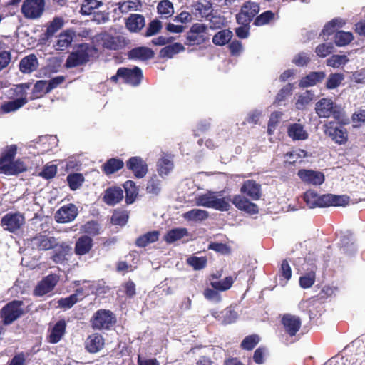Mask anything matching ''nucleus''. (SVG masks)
<instances>
[{
  "label": "nucleus",
  "mask_w": 365,
  "mask_h": 365,
  "mask_svg": "<svg viewBox=\"0 0 365 365\" xmlns=\"http://www.w3.org/2000/svg\"><path fill=\"white\" fill-rule=\"evenodd\" d=\"M240 192L244 196L237 195L234 196L232 202L239 210H243L249 214L258 212V207L256 204L251 202L245 196L252 200H257L261 197V185L253 180L245 181L240 188Z\"/></svg>",
  "instance_id": "nucleus-1"
},
{
  "label": "nucleus",
  "mask_w": 365,
  "mask_h": 365,
  "mask_svg": "<svg viewBox=\"0 0 365 365\" xmlns=\"http://www.w3.org/2000/svg\"><path fill=\"white\" fill-rule=\"evenodd\" d=\"M196 204L199 206L212 208L220 211H227L230 207V200L223 197L221 192H208L199 195L196 198Z\"/></svg>",
  "instance_id": "nucleus-2"
},
{
  "label": "nucleus",
  "mask_w": 365,
  "mask_h": 365,
  "mask_svg": "<svg viewBox=\"0 0 365 365\" xmlns=\"http://www.w3.org/2000/svg\"><path fill=\"white\" fill-rule=\"evenodd\" d=\"M341 111V108L329 98H322L315 104V112L321 118L333 117L339 120L342 115Z\"/></svg>",
  "instance_id": "nucleus-3"
},
{
  "label": "nucleus",
  "mask_w": 365,
  "mask_h": 365,
  "mask_svg": "<svg viewBox=\"0 0 365 365\" xmlns=\"http://www.w3.org/2000/svg\"><path fill=\"white\" fill-rule=\"evenodd\" d=\"M23 305L22 301L14 300L3 307L0 311L3 324L9 325L20 318L24 314Z\"/></svg>",
  "instance_id": "nucleus-4"
},
{
  "label": "nucleus",
  "mask_w": 365,
  "mask_h": 365,
  "mask_svg": "<svg viewBox=\"0 0 365 365\" xmlns=\"http://www.w3.org/2000/svg\"><path fill=\"white\" fill-rule=\"evenodd\" d=\"M91 47L87 43L79 44L76 50L68 56L66 68H74L86 64L90 61Z\"/></svg>",
  "instance_id": "nucleus-5"
},
{
  "label": "nucleus",
  "mask_w": 365,
  "mask_h": 365,
  "mask_svg": "<svg viewBox=\"0 0 365 365\" xmlns=\"http://www.w3.org/2000/svg\"><path fill=\"white\" fill-rule=\"evenodd\" d=\"M259 11V4L256 1H245L241 7L240 12L237 14V21L240 25L248 26L253 18Z\"/></svg>",
  "instance_id": "nucleus-6"
},
{
  "label": "nucleus",
  "mask_w": 365,
  "mask_h": 365,
  "mask_svg": "<svg viewBox=\"0 0 365 365\" xmlns=\"http://www.w3.org/2000/svg\"><path fill=\"white\" fill-rule=\"evenodd\" d=\"M115 322V318L110 310L99 309L91 319L92 327L95 329H108Z\"/></svg>",
  "instance_id": "nucleus-7"
},
{
  "label": "nucleus",
  "mask_w": 365,
  "mask_h": 365,
  "mask_svg": "<svg viewBox=\"0 0 365 365\" xmlns=\"http://www.w3.org/2000/svg\"><path fill=\"white\" fill-rule=\"evenodd\" d=\"M24 224L25 217L19 212L7 213L1 220V225L4 229L12 233L19 231Z\"/></svg>",
  "instance_id": "nucleus-8"
},
{
  "label": "nucleus",
  "mask_w": 365,
  "mask_h": 365,
  "mask_svg": "<svg viewBox=\"0 0 365 365\" xmlns=\"http://www.w3.org/2000/svg\"><path fill=\"white\" fill-rule=\"evenodd\" d=\"M44 0H25L21 6V12L28 19H37L44 11Z\"/></svg>",
  "instance_id": "nucleus-9"
},
{
  "label": "nucleus",
  "mask_w": 365,
  "mask_h": 365,
  "mask_svg": "<svg viewBox=\"0 0 365 365\" xmlns=\"http://www.w3.org/2000/svg\"><path fill=\"white\" fill-rule=\"evenodd\" d=\"M30 86L31 83H29L19 85L17 89L21 93V97L2 104L1 110L6 113L14 112L25 105L28 102V100L26 97L24 96H25L26 91L30 88Z\"/></svg>",
  "instance_id": "nucleus-10"
},
{
  "label": "nucleus",
  "mask_w": 365,
  "mask_h": 365,
  "mask_svg": "<svg viewBox=\"0 0 365 365\" xmlns=\"http://www.w3.org/2000/svg\"><path fill=\"white\" fill-rule=\"evenodd\" d=\"M31 242L33 248L43 251L54 249L58 245L54 237L41 234L31 238Z\"/></svg>",
  "instance_id": "nucleus-11"
},
{
  "label": "nucleus",
  "mask_w": 365,
  "mask_h": 365,
  "mask_svg": "<svg viewBox=\"0 0 365 365\" xmlns=\"http://www.w3.org/2000/svg\"><path fill=\"white\" fill-rule=\"evenodd\" d=\"M118 75L122 76L124 82L134 86H138L143 78L142 70L137 66L132 68H120Z\"/></svg>",
  "instance_id": "nucleus-12"
},
{
  "label": "nucleus",
  "mask_w": 365,
  "mask_h": 365,
  "mask_svg": "<svg viewBox=\"0 0 365 365\" xmlns=\"http://www.w3.org/2000/svg\"><path fill=\"white\" fill-rule=\"evenodd\" d=\"M59 280L56 274H49L44 277L36 287L34 294L36 296H43L53 289Z\"/></svg>",
  "instance_id": "nucleus-13"
},
{
  "label": "nucleus",
  "mask_w": 365,
  "mask_h": 365,
  "mask_svg": "<svg viewBox=\"0 0 365 365\" xmlns=\"http://www.w3.org/2000/svg\"><path fill=\"white\" fill-rule=\"evenodd\" d=\"M78 208L73 204H68L61 207L56 213L55 218L58 222H70L76 217Z\"/></svg>",
  "instance_id": "nucleus-14"
},
{
  "label": "nucleus",
  "mask_w": 365,
  "mask_h": 365,
  "mask_svg": "<svg viewBox=\"0 0 365 365\" xmlns=\"http://www.w3.org/2000/svg\"><path fill=\"white\" fill-rule=\"evenodd\" d=\"M304 269L307 273L299 278V284L304 289L311 287L315 282V272L317 266L315 263L307 259L304 264Z\"/></svg>",
  "instance_id": "nucleus-15"
},
{
  "label": "nucleus",
  "mask_w": 365,
  "mask_h": 365,
  "mask_svg": "<svg viewBox=\"0 0 365 365\" xmlns=\"http://www.w3.org/2000/svg\"><path fill=\"white\" fill-rule=\"evenodd\" d=\"M282 322L285 331L291 336H295L302 324L299 317L289 314H286L283 316Z\"/></svg>",
  "instance_id": "nucleus-16"
},
{
  "label": "nucleus",
  "mask_w": 365,
  "mask_h": 365,
  "mask_svg": "<svg viewBox=\"0 0 365 365\" xmlns=\"http://www.w3.org/2000/svg\"><path fill=\"white\" fill-rule=\"evenodd\" d=\"M214 11L212 5L210 2L195 1L192 4L191 12L196 18H205L207 19Z\"/></svg>",
  "instance_id": "nucleus-17"
},
{
  "label": "nucleus",
  "mask_w": 365,
  "mask_h": 365,
  "mask_svg": "<svg viewBox=\"0 0 365 365\" xmlns=\"http://www.w3.org/2000/svg\"><path fill=\"white\" fill-rule=\"evenodd\" d=\"M298 175L304 182L315 185H321L324 181V174L319 171L299 170Z\"/></svg>",
  "instance_id": "nucleus-18"
},
{
  "label": "nucleus",
  "mask_w": 365,
  "mask_h": 365,
  "mask_svg": "<svg viewBox=\"0 0 365 365\" xmlns=\"http://www.w3.org/2000/svg\"><path fill=\"white\" fill-rule=\"evenodd\" d=\"M325 133L339 144H344L347 140L346 130L341 125L334 126L330 123L327 126Z\"/></svg>",
  "instance_id": "nucleus-19"
},
{
  "label": "nucleus",
  "mask_w": 365,
  "mask_h": 365,
  "mask_svg": "<svg viewBox=\"0 0 365 365\" xmlns=\"http://www.w3.org/2000/svg\"><path fill=\"white\" fill-rule=\"evenodd\" d=\"M123 198V190L120 187H111L107 188L104 192L103 201L108 205H115L120 202Z\"/></svg>",
  "instance_id": "nucleus-20"
},
{
  "label": "nucleus",
  "mask_w": 365,
  "mask_h": 365,
  "mask_svg": "<svg viewBox=\"0 0 365 365\" xmlns=\"http://www.w3.org/2000/svg\"><path fill=\"white\" fill-rule=\"evenodd\" d=\"M26 170L23 161H0V173L5 175H16Z\"/></svg>",
  "instance_id": "nucleus-21"
},
{
  "label": "nucleus",
  "mask_w": 365,
  "mask_h": 365,
  "mask_svg": "<svg viewBox=\"0 0 365 365\" xmlns=\"http://www.w3.org/2000/svg\"><path fill=\"white\" fill-rule=\"evenodd\" d=\"M288 136L293 140H305L309 138L308 132L304 126L299 123H291L287 127Z\"/></svg>",
  "instance_id": "nucleus-22"
},
{
  "label": "nucleus",
  "mask_w": 365,
  "mask_h": 365,
  "mask_svg": "<svg viewBox=\"0 0 365 365\" xmlns=\"http://www.w3.org/2000/svg\"><path fill=\"white\" fill-rule=\"evenodd\" d=\"M154 52L151 48L144 46L135 47L131 49L128 53V57L132 60L147 61L153 58Z\"/></svg>",
  "instance_id": "nucleus-23"
},
{
  "label": "nucleus",
  "mask_w": 365,
  "mask_h": 365,
  "mask_svg": "<svg viewBox=\"0 0 365 365\" xmlns=\"http://www.w3.org/2000/svg\"><path fill=\"white\" fill-rule=\"evenodd\" d=\"M145 25V18L141 14H131L126 19L125 26L131 32L140 31Z\"/></svg>",
  "instance_id": "nucleus-24"
},
{
  "label": "nucleus",
  "mask_w": 365,
  "mask_h": 365,
  "mask_svg": "<svg viewBox=\"0 0 365 365\" xmlns=\"http://www.w3.org/2000/svg\"><path fill=\"white\" fill-rule=\"evenodd\" d=\"M325 77L326 74L324 71L311 72L300 80L299 86L301 88L311 87L320 83Z\"/></svg>",
  "instance_id": "nucleus-25"
},
{
  "label": "nucleus",
  "mask_w": 365,
  "mask_h": 365,
  "mask_svg": "<svg viewBox=\"0 0 365 365\" xmlns=\"http://www.w3.org/2000/svg\"><path fill=\"white\" fill-rule=\"evenodd\" d=\"M84 296L83 289L82 288L77 289L76 292L69 297L61 298L58 301V307L64 309H70L79 300L82 299Z\"/></svg>",
  "instance_id": "nucleus-26"
},
{
  "label": "nucleus",
  "mask_w": 365,
  "mask_h": 365,
  "mask_svg": "<svg viewBox=\"0 0 365 365\" xmlns=\"http://www.w3.org/2000/svg\"><path fill=\"white\" fill-rule=\"evenodd\" d=\"M38 61L34 54L23 58L19 63V69L22 73H30L38 68Z\"/></svg>",
  "instance_id": "nucleus-27"
},
{
  "label": "nucleus",
  "mask_w": 365,
  "mask_h": 365,
  "mask_svg": "<svg viewBox=\"0 0 365 365\" xmlns=\"http://www.w3.org/2000/svg\"><path fill=\"white\" fill-rule=\"evenodd\" d=\"M104 346V339L101 335L93 334L90 335L86 341V348L91 353L99 351Z\"/></svg>",
  "instance_id": "nucleus-28"
},
{
  "label": "nucleus",
  "mask_w": 365,
  "mask_h": 365,
  "mask_svg": "<svg viewBox=\"0 0 365 365\" xmlns=\"http://www.w3.org/2000/svg\"><path fill=\"white\" fill-rule=\"evenodd\" d=\"M66 327L64 320L58 321L51 330L48 341L52 344L58 343L65 334Z\"/></svg>",
  "instance_id": "nucleus-29"
},
{
  "label": "nucleus",
  "mask_w": 365,
  "mask_h": 365,
  "mask_svg": "<svg viewBox=\"0 0 365 365\" xmlns=\"http://www.w3.org/2000/svg\"><path fill=\"white\" fill-rule=\"evenodd\" d=\"M324 195H318L314 190H308L304 195V200L310 208L317 207H325V203L322 201Z\"/></svg>",
  "instance_id": "nucleus-30"
},
{
  "label": "nucleus",
  "mask_w": 365,
  "mask_h": 365,
  "mask_svg": "<svg viewBox=\"0 0 365 365\" xmlns=\"http://www.w3.org/2000/svg\"><path fill=\"white\" fill-rule=\"evenodd\" d=\"M93 246L92 239L84 235L78 238L75 245V252L78 255H83L89 252Z\"/></svg>",
  "instance_id": "nucleus-31"
},
{
  "label": "nucleus",
  "mask_w": 365,
  "mask_h": 365,
  "mask_svg": "<svg viewBox=\"0 0 365 365\" xmlns=\"http://www.w3.org/2000/svg\"><path fill=\"white\" fill-rule=\"evenodd\" d=\"M322 201L325 203V207L328 206H344L348 203L349 197L344 195H334L331 194L324 195Z\"/></svg>",
  "instance_id": "nucleus-32"
},
{
  "label": "nucleus",
  "mask_w": 365,
  "mask_h": 365,
  "mask_svg": "<svg viewBox=\"0 0 365 365\" xmlns=\"http://www.w3.org/2000/svg\"><path fill=\"white\" fill-rule=\"evenodd\" d=\"M127 167L139 178L144 177L148 172L145 161H128Z\"/></svg>",
  "instance_id": "nucleus-33"
},
{
  "label": "nucleus",
  "mask_w": 365,
  "mask_h": 365,
  "mask_svg": "<svg viewBox=\"0 0 365 365\" xmlns=\"http://www.w3.org/2000/svg\"><path fill=\"white\" fill-rule=\"evenodd\" d=\"M125 45V38L123 36H108L103 40V46L109 50H118Z\"/></svg>",
  "instance_id": "nucleus-34"
},
{
  "label": "nucleus",
  "mask_w": 365,
  "mask_h": 365,
  "mask_svg": "<svg viewBox=\"0 0 365 365\" xmlns=\"http://www.w3.org/2000/svg\"><path fill=\"white\" fill-rule=\"evenodd\" d=\"M63 26V20L61 17H55L52 21L50 22L47 27L46 33L42 37V40H48L52 37L59 29Z\"/></svg>",
  "instance_id": "nucleus-35"
},
{
  "label": "nucleus",
  "mask_w": 365,
  "mask_h": 365,
  "mask_svg": "<svg viewBox=\"0 0 365 365\" xmlns=\"http://www.w3.org/2000/svg\"><path fill=\"white\" fill-rule=\"evenodd\" d=\"M314 93L312 91L307 90L298 96L295 107L299 110H304L314 99Z\"/></svg>",
  "instance_id": "nucleus-36"
},
{
  "label": "nucleus",
  "mask_w": 365,
  "mask_h": 365,
  "mask_svg": "<svg viewBox=\"0 0 365 365\" xmlns=\"http://www.w3.org/2000/svg\"><path fill=\"white\" fill-rule=\"evenodd\" d=\"M160 232L159 231L154 230L151 232H148L141 236H140L136 240V245L140 247H144L147 246L150 243H153L156 242L159 238Z\"/></svg>",
  "instance_id": "nucleus-37"
},
{
  "label": "nucleus",
  "mask_w": 365,
  "mask_h": 365,
  "mask_svg": "<svg viewBox=\"0 0 365 365\" xmlns=\"http://www.w3.org/2000/svg\"><path fill=\"white\" fill-rule=\"evenodd\" d=\"M188 235V231L186 228H175L168 231L164 236V240L168 243H173L185 236Z\"/></svg>",
  "instance_id": "nucleus-38"
},
{
  "label": "nucleus",
  "mask_w": 365,
  "mask_h": 365,
  "mask_svg": "<svg viewBox=\"0 0 365 365\" xmlns=\"http://www.w3.org/2000/svg\"><path fill=\"white\" fill-rule=\"evenodd\" d=\"M208 212L206 210L201 209H193L182 215V217L188 221H202L207 219Z\"/></svg>",
  "instance_id": "nucleus-39"
},
{
  "label": "nucleus",
  "mask_w": 365,
  "mask_h": 365,
  "mask_svg": "<svg viewBox=\"0 0 365 365\" xmlns=\"http://www.w3.org/2000/svg\"><path fill=\"white\" fill-rule=\"evenodd\" d=\"M185 50V47L180 43H175L163 48L160 55L163 58H172L174 55Z\"/></svg>",
  "instance_id": "nucleus-40"
},
{
  "label": "nucleus",
  "mask_w": 365,
  "mask_h": 365,
  "mask_svg": "<svg viewBox=\"0 0 365 365\" xmlns=\"http://www.w3.org/2000/svg\"><path fill=\"white\" fill-rule=\"evenodd\" d=\"M125 192V201L127 204H132L138 192V188L135 186V184L131 181L128 180L126 181L123 185Z\"/></svg>",
  "instance_id": "nucleus-41"
},
{
  "label": "nucleus",
  "mask_w": 365,
  "mask_h": 365,
  "mask_svg": "<svg viewBox=\"0 0 365 365\" xmlns=\"http://www.w3.org/2000/svg\"><path fill=\"white\" fill-rule=\"evenodd\" d=\"M233 34L229 29H223L217 32L212 38V42L217 46H223L227 43Z\"/></svg>",
  "instance_id": "nucleus-42"
},
{
  "label": "nucleus",
  "mask_w": 365,
  "mask_h": 365,
  "mask_svg": "<svg viewBox=\"0 0 365 365\" xmlns=\"http://www.w3.org/2000/svg\"><path fill=\"white\" fill-rule=\"evenodd\" d=\"M345 21L341 18H336L329 21L322 29L320 36H329L334 33L337 28L342 27Z\"/></svg>",
  "instance_id": "nucleus-43"
},
{
  "label": "nucleus",
  "mask_w": 365,
  "mask_h": 365,
  "mask_svg": "<svg viewBox=\"0 0 365 365\" xmlns=\"http://www.w3.org/2000/svg\"><path fill=\"white\" fill-rule=\"evenodd\" d=\"M73 36L69 31H64L58 36L56 44L54 47L56 50L64 51L66 50L72 43Z\"/></svg>",
  "instance_id": "nucleus-44"
},
{
  "label": "nucleus",
  "mask_w": 365,
  "mask_h": 365,
  "mask_svg": "<svg viewBox=\"0 0 365 365\" xmlns=\"http://www.w3.org/2000/svg\"><path fill=\"white\" fill-rule=\"evenodd\" d=\"M158 12L161 15V18L168 19L174 13L173 4L168 0L160 1L157 6Z\"/></svg>",
  "instance_id": "nucleus-45"
},
{
  "label": "nucleus",
  "mask_w": 365,
  "mask_h": 365,
  "mask_svg": "<svg viewBox=\"0 0 365 365\" xmlns=\"http://www.w3.org/2000/svg\"><path fill=\"white\" fill-rule=\"evenodd\" d=\"M353 40V35L351 32L339 31L334 35V41L338 46L348 45Z\"/></svg>",
  "instance_id": "nucleus-46"
},
{
  "label": "nucleus",
  "mask_w": 365,
  "mask_h": 365,
  "mask_svg": "<svg viewBox=\"0 0 365 365\" xmlns=\"http://www.w3.org/2000/svg\"><path fill=\"white\" fill-rule=\"evenodd\" d=\"M51 91L48 83L46 81H38L33 88V96L31 98H37L43 94L48 93Z\"/></svg>",
  "instance_id": "nucleus-47"
},
{
  "label": "nucleus",
  "mask_w": 365,
  "mask_h": 365,
  "mask_svg": "<svg viewBox=\"0 0 365 365\" xmlns=\"http://www.w3.org/2000/svg\"><path fill=\"white\" fill-rule=\"evenodd\" d=\"M67 181L71 190H76L81 187L84 181V177L81 173L69 174L67 176Z\"/></svg>",
  "instance_id": "nucleus-48"
},
{
  "label": "nucleus",
  "mask_w": 365,
  "mask_h": 365,
  "mask_svg": "<svg viewBox=\"0 0 365 365\" xmlns=\"http://www.w3.org/2000/svg\"><path fill=\"white\" fill-rule=\"evenodd\" d=\"M344 79V76L341 73H331L329 76L327 83L326 88L327 89H334L337 88Z\"/></svg>",
  "instance_id": "nucleus-49"
},
{
  "label": "nucleus",
  "mask_w": 365,
  "mask_h": 365,
  "mask_svg": "<svg viewBox=\"0 0 365 365\" xmlns=\"http://www.w3.org/2000/svg\"><path fill=\"white\" fill-rule=\"evenodd\" d=\"M206 20L209 21L210 27L212 29L221 28L225 22V19L217 11H213Z\"/></svg>",
  "instance_id": "nucleus-50"
},
{
  "label": "nucleus",
  "mask_w": 365,
  "mask_h": 365,
  "mask_svg": "<svg viewBox=\"0 0 365 365\" xmlns=\"http://www.w3.org/2000/svg\"><path fill=\"white\" fill-rule=\"evenodd\" d=\"M233 282L232 277H227L221 281L212 282L210 284L213 289L223 292L229 289L232 287Z\"/></svg>",
  "instance_id": "nucleus-51"
},
{
  "label": "nucleus",
  "mask_w": 365,
  "mask_h": 365,
  "mask_svg": "<svg viewBox=\"0 0 365 365\" xmlns=\"http://www.w3.org/2000/svg\"><path fill=\"white\" fill-rule=\"evenodd\" d=\"M55 252L52 255L51 259L56 263H61L66 259V255L68 252V247L66 245L58 246L54 248Z\"/></svg>",
  "instance_id": "nucleus-52"
},
{
  "label": "nucleus",
  "mask_w": 365,
  "mask_h": 365,
  "mask_svg": "<svg viewBox=\"0 0 365 365\" xmlns=\"http://www.w3.org/2000/svg\"><path fill=\"white\" fill-rule=\"evenodd\" d=\"M17 145H7L1 150L0 160H14L16 155L17 154Z\"/></svg>",
  "instance_id": "nucleus-53"
},
{
  "label": "nucleus",
  "mask_w": 365,
  "mask_h": 365,
  "mask_svg": "<svg viewBox=\"0 0 365 365\" xmlns=\"http://www.w3.org/2000/svg\"><path fill=\"white\" fill-rule=\"evenodd\" d=\"M187 262L195 270L203 269L207 264V259L205 257L192 256L187 259Z\"/></svg>",
  "instance_id": "nucleus-54"
},
{
  "label": "nucleus",
  "mask_w": 365,
  "mask_h": 365,
  "mask_svg": "<svg viewBox=\"0 0 365 365\" xmlns=\"http://www.w3.org/2000/svg\"><path fill=\"white\" fill-rule=\"evenodd\" d=\"M221 314L222 323L225 324L233 323L237 318V313L232 307L225 309Z\"/></svg>",
  "instance_id": "nucleus-55"
},
{
  "label": "nucleus",
  "mask_w": 365,
  "mask_h": 365,
  "mask_svg": "<svg viewBox=\"0 0 365 365\" xmlns=\"http://www.w3.org/2000/svg\"><path fill=\"white\" fill-rule=\"evenodd\" d=\"M349 61V58L345 55H333L327 60V65L333 68H339L340 66L345 65Z\"/></svg>",
  "instance_id": "nucleus-56"
},
{
  "label": "nucleus",
  "mask_w": 365,
  "mask_h": 365,
  "mask_svg": "<svg viewBox=\"0 0 365 365\" xmlns=\"http://www.w3.org/2000/svg\"><path fill=\"white\" fill-rule=\"evenodd\" d=\"M162 29V23L158 19L151 21L146 29L145 36L147 37L157 34Z\"/></svg>",
  "instance_id": "nucleus-57"
},
{
  "label": "nucleus",
  "mask_w": 365,
  "mask_h": 365,
  "mask_svg": "<svg viewBox=\"0 0 365 365\" xmlns=\"http://www.w3.org/2000/svg\"><path fill=\"white\" fill-rule=\"evenodd\" d=\"M123 166V161H107L103 165V170L106 175H110L121 169Z\"/></svg>",
  "instance_id": "nucleus-58"
},
{
  "label": "nucleus",
  "mask_w": 365,
  "mask_h": 365,
  "mask_svg": "<svg viewBox=\"0 0 365 365\" xmlns=\"http://www.w3.org/2000/svg\"><path fill=\"white\" fill-rule=\"evenodd\" d=\"M274 16L272 11H266L256 17L254 24L256 26H263L268 24Z\"/></svg>",
  "instance_id": "nucleus-59"
},
{
  "label": "nucleus",
  "mask_w": 365,
  "mask_h": 365,
  "mask_svg": "<svg viewBox=\"0 0 365 365\" xmlns=\"http://www.w3.org/2000/svg\"><path fill=\"white\" fill-rule=\"evenodd\" d=\"M259 341V337L257 335H250L244 339L241 346L244 349H252Z\"/></svg>",
  "instance_id": "nucleus-60"
},
{
  "label": "nucleus",
  "mask_w": 365,
  "mask_h": 365,
  "mask_svg": "<svg viewBox=\"0 0 365 365\" xmlns=\"http://www.w3.org/2000/svg\"><path fill=\"white\" fill-rule=\"evenodd\" d=\"M310 61V56L308 53L301 52L294 56L292 63L297 66H305Z\"/></svg>",
  "instance_id": "nucleus-61"
},
{
  "label": "nucleus",
  "mask_w": 365,
  "mask_h": 365,
  "mask_svg": "<svg viewBox=\"0 0 365 365\" xmlns=\"http://www.w3.org/2000/svg\"><path fill=\"white\" fill-rule=\"evenodd\" d=\"M334 46L331 43H322L317 46L315 52L319 57H326L333 52Z\"/></svg>",
  "instance_id": "nucleus-62"
},
{
  "label": "nucleus",
  "mask_w": 365,
  "mask_h": 365,
  "mask_svg": "<svg viewBox=\"0 0 365 365\" xmlns=\"http://www.w3.org/2000/svg\"><path fill=\"white\" fill-rule=\"evenodd\" d=\"M173 169V161H158L157 170L160 176L168 175Z\"/></svg>",
  "instance_id": "nucleus-63"
},
{
  "label": "nucleus",
  "mask_w": 365,
  "mask_h": 365,
  "mask_svg": "<svg viewBox=\"0 0 365 365\" xmlns=\"http://www.w3.org/2000/svg\"><path fill=\"white\" fill-rule=\"evenodd\" d=\"M354 128H359L365 123V110H359L351 116Z\"/></svg>",
  "instance_id": "nucleus-64"
}]
</instances>
